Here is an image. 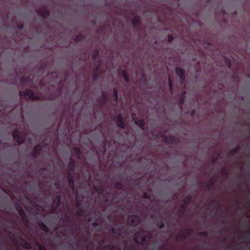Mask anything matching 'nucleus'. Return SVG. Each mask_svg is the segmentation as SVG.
<instances>
[{"mask_svg": "<svg viewBox=\"0 0 250 250\" xmlns=\"http://www.w3.org/2000/svg\"><path fill=\"white\" fill-rule=\"evenodd\" d=\"M14 140L18 143V145L24 143L25 135L23 131L19 130L18 128L14 129L13 133Z\"/></svg>", "mask_w": 250, "mask_h": 250, "instance_id": "obj_1", "label": "nucleus"}, {"mask_svg": "<svg viewBox=\"0 0 250 250\" xmlns=\"http://www.w3.org/2000/svg\"><path fill=\"white\" fill-rule=\"evenodd\" d=\"M21 96H25L26 99H32L37 100L39 99L38 96L34 94V92L30 89H26L25 91H21L19 92Z\"/></svg>", "mask_w": 250, "mask_h": 250, "instance_id": "obj_2", "label": "nucleus"}, {"mask_svg": "<svg viewBox=\"0 0 250 250\" xmlns=\"http://www.w3.org/2000/svg\"><path fill=\"white\" fill-rule=\"evenodd\" d=\"M38 79L39 78H38ZM37 80V79L32 77L31 75H29L27 77L21 76L20 79V83L22 85L28 86L29 85H33L34 82H36Z\"/></svg>", "mask_w": 250, "mask_h": 250, "instance_id": "obj_3", "label": "nucleus"}, {"mask_svg": "<svg viewBox=\"0 0 250 250\" xmlns=\"http://www.w3.org/2000/svg\"><path fill=\"white\" fill-rule=\"evenodd\" d=\"M192 200V196L190 195H188L185 200L183 202V203L180 206V208L179 209V211L178 212L179 216H181L186 211L187 206L188 205L189 203Z\"/></svg>", "mask_w": 250, "mask_h": 250, "instance_id": "obj_4", "label": "nucleus"}, {"mask_svg": "<svg viewBox=\"0 0 250 250\" xmlns=\"http://www.w3.org/2000/svg\"><path fill=\"white\" fill-rule=\"evenodd\" d=\"M142 232V229L139 230L137 232V233L134 235V241L138 245H147L148 243V240H147L146 236H142V237H141V240H139L137 238L138 236H141V232Z\"/></svg>", "mask_w": 250, "mask_h": 250, "instance_id": "obj_5", "label": "nucleus"}, {"mask_svg": "<svg viewBox=\"0 0 250 250\" xmlns=\"http://www.w3.org/2000/svg\"><path fill=\"white\" fill-rule=\"evenodd\" d=\"M192 233V230L190 229H185L181 231L178 235L177 237L183 240L187 239Z\"/></svg>", "mask_w": 250, "mask_h": 250, "instance_id": "obj_6", "label": "nucleus"}, {"mask_svg": "<svg viewBox=\"0 0 250 250\" xmlns=\"http://www.w3.org/2000/svg\"><path fill=\"white\" fill-rule=\"evenodd\" d=\"M128 221L133 226H137L140 223L139 217L135 215H129L128 217Z\"/></svg>", "mask_w": 250, "mask_h": 250, "instance_id": "obj_7", "label": "nucleus"}, {"mask_svg": "<svg viewBox=\"0 0 250 250\" xmlns=\"http://www.w3.org/2000/svg\"><path fill=\"white\" fill-rule=\"evenodd\" d=\"M164 141L170 144L176 145L179 143V140L178 138L172 136H166L164 138Z\"/></svg>", "mask_w": 250, "mask_h": 250, "instance_id": "obj_8", "label": "nucleus"}, {"mask_svg": "<svg viewBox=\"0 0 250 250\" xmlns=\"http://www.w3.org/2000/svg\"><path fill=\"white\" fill-rule=\"evenodd\" d=\"M37 13L40 17L45 19L50 15L49 11L44 7L40 8L37 11Z\"/></svg>", "mask_w": 250, "mask_h": 250, "instance_id": "obj_9", "label": "nucleus"}, {"mask_svg": "<svg viewBox=\"0 0 250 250\" xmlns=\"http://www.w3.org/2000/svg\"><path fill=\"white\" fill-rule=\"evenodd\" d=\"M61 203V196L60 195H56L52 203L51 208L53 211H55L59 207Z\"/></svg>", "mask_w": 250, "mask_h": 250, "instance_id": "obj_10", "label": "nucleus"}, {"mask_svg": "<svg viewBox=\"0 0 250 250\" xmlns=\"http://www.w3.org/2000/svg\"><path fill=\"white\" fill-rule=\"evenodd\" d=\"M116 124L118 126L120 127L121 128H125V122L123 116L121 114H118L116 117Z\"/></svg>", "mask_w": 250, "mask_h": 250, "instance_id": "obj_11", "label": "nucleus"}, {"mask_svg": "<svg viewBox=\"0 0 250 250\" xmlns=\"http://www.w3.org/2000/svg\"><path fill=\"white\" fill-rule=\"evenodd\" d=\"M42 149V146L40 144L35 146L33 147V151L31 153V155L33 157H36L39 155Z\"/></svg>", "mask_w": 250, "mask_h": 250, "instance_id": "obj_12", "label": "nucleus"}, {"mask_svg": "<svg viewBox=\"0 0 250 250\" xmlns=\"http://www.w3.org/2000/svg\"><path fill=\"white\" fill-rule=\"evenodd\" d=\"M132 119L136 125H138L141 129L144 130L145 122L143 119L137 120L136 118H135L133 116H132Z\"/></svg>", "mask_w": 250, "mask_h": 250, "instance_id": "obj_13", "label": "nucleus"}, {"mask_svg": "<svg viewBox=\"0 0 250 250\" xmlns=\"http://www.w3.org/2000/svg\"><path fill=\"white\" fill-rule=\"evenodd\" d=\"M21 245L23 248L26 249H30L31 248V243L23 239H21Z\"/></svg>", "mask_w": 250, "mask_h": 250, "instance_id": "obj_14", "label": "nucleus"}, {"mask_svg": "<svg viewBox=\"0 0 250 250\" xmlns=\"http://www.w3.org/2000/svg\"><path fill=\"white\" fill-rule=\"evenodd\" d=\"M215 180L214 177H212L206 184V188L207 190L212 189L214 185Z\"/></svg>", "mask_w": 250, "mask_h": 250, "instance_id": "obj_15", "label": "nucleus"}, {"mask_svg": "<svg viewBox=\"0 0 250 250\" xmlns=\"http://www.w3.org/2000/svg\"><path fill=\"white\" fill-rule=\"evenodd\" d=\"M132 24L136 28L138 27L140 24V19L138 17L135 16L131 20Z\"/></svg>", "mask_w": 250, "mask_h": 250, "instance_id": "obj_16", "label": "nucleus"}, {"mask_svg": "<svg viewBox=\"0 0 250 250\" xmlns=\"http://www.w3.org/2000/svg\"><path fill=\"white\" fill-rule=\"evenodd\" d=\"M47 66V63L46 62H44L41 65H40V66H39V71H38V73H39V76H42L43 71L46 69Z\"/></svg>", "mask_w": 250, "mask_h": 250, "instance_id": "obj_17", "label": "nucleus"}, {"mask_svg": "<svg viewBox=\"0 0 250 250\" xmlns=\"http://www.w3.org/2000/svg\"><path fill=\"white\" fill-rule=\"evenodd\" d=\"M76 164V161L74 159L71 158L70 159V162L68 165V168L69 169L70 171H73L74 170Z\"/></svg>", "mask_w": 250, "mask_h": 250, "instance_id": "obj_18", "label": "nucleus"}, {"mask_svg": "<svg viewBox=\"0 0 250 250\" xmlns=\"http://www.w3.org/2000/svg\"><path fill=\"white\" fill-rule=\"evenodd\" d=\"M175 72L179 77L182 76L183 74H185V70L180 67H177L176 68Z\"/></svg>", "mask_w": 250, "mask_h": 250, "instance_id": "obj_19", "label": "nucleus"}, {"mask_svg": "<svg viewBox=\"0 0 250 250\" xmlns=\"http://www.w3.org/2000/svg\"><path fill=\"white\" fill-rule=\"evenodd\" d=\"M241 147L240 146H236L229 151V155H233L234 154L238 153Z\"/></svg>", "mask_w": 250, "mask_h": 250, "instance_id": "obj_20", "label": "nucleus"}, {"mask_svg": "<svg viewBox=\"0 0 250 250\" xmlns=\"http://www.w3.org/2000/svg\"><path fill=\"white\" fill-rule=\"evenodd\" d=\"M16 209L20 216L25 213L22 208L18 204L16 205Z\"/></svg>", "mask_w": 250, "mask_h": 250, "instance_id": "obj_21", "label": "nucleus"}, {"mask_svg": "<svg viewBox=\"0 0 250 250\" xmlns=\"http://www.w3.org/2000/svg\"><path fill=\"white\" fill-rule=\"evenodd\" d=\"M39 226L41 229L45 232L48 233L49 231L48 228L43 223L41 222L39 223Z\"/></svg>", "mask_w": 250, "mask_h": 250, "instance_id": "obj_22", "label": "nucleus"}, {"mask_svg": "<svg viewBox=\"0 0 250 250\" xmlns=\"http://www.w3.org/2000/svg\"><path fill=\"white\" fill-rule=\"evenodd\" d=\"M74 150L75 153L77 156V157L78 158H79L80 157L81 153H82L81 150L80 148L78 146H75L74 148Z\"/></svg>", "mask_w": 250, "mask_h": 250, "instance_id": "obj_23", "label": "nucleus"}, {"mask_svg": "<svg viewBox=\"0 0 250 250\" xmlns=\"http://www.w3.org/2000/svg\"><path fill=\"white\" fill-rule=\"evenodd\" d=\"M76 214L79 216H84V215H85L84 214V213H85L84 210L82 208L78 209L76 210Z\"/></svg>", "mask_w": 250, "mask_h": 250, "instance_id": "obj_24", "label": "nucleus"}, {"mask_svg": "<svg viewBox=\"0 0 250 250\" xmlns=\"http://www.w3.org/2000/svg\"><path fill=\"white\" fill-rule=\"evenodd\" d=\"M99 55V51L98 49H95L92 53V57L94 60H96Z\"/></svg>", "mask_w": 250, "mask_h": 250, "instance_id": "obj_25", "label": "nucleus"}, {"mask_svg": "<svg viewBox=\"0 0 250 250\" xmlns=\"http://www.w3.org/2000/svg\"><path fill=\"white\" fill-rule=\"evenodd\" d=\"M84 39V36H83L82 34H79L77 36H76L74 38V41L76 42H80L83 40Z\"/></svg>", "mask_w": 250, "mask_h": 250, "instance_id": "obj_26", "label": "nucleus"}, {"mask_svg": "<svg viewBox=\"0 0 250 250\" xmlns=\"http://www.w3.org/2000/svg\"><path fill=\"white\" fill-rule=\"evenodd\" d=\"M122 73H123V77H124L125 81L127 83H130V79H129V78L128 76L126 73L125 70H123V71H122Z\"/></svg>", "mask_w": 250, "mask_h": 250, "instance_id": "obj_27", "label": "nucleus"}, {"mask_svg": "<svg viewBox=\"0 0 250 250\" xmlns=\"http://www.w3.org/2000/svg\"><path fill=\"white\" fill-rule=\"evenodd\" d=\"M114 187L118 189H122L123 188V184L121 182H116L115 183Z\"/></svg>", "mask_w": 250, "mask_h": 250, "instance_id": "obj_28", "label": "nucleus"}, {"mask_svg": "<svg viewBox=\"0 0 250 250\" xmlns=\"http://www.w3.org/2000/svg\"><path fill=\"white\" fill-rule=\"evenodd\" d=\"M111 231L114 235L119 236L120 235V231L117 230L114 227H111Z\"/></svg>", "mask_w": 250, "mask_h": 250, "instance_id": "obj_29", "label": "nucleus"}, {"mask_svg": "<svg viewBox=\"0 0 250 250\" xmlns=\"http://www.w3.org/2000/svg\"><path fill=\"white\" fill-rule=\"evenodd\" d=\"M184 102H185V95H184V94H183L180 96L179 104L181 105H183L184 104Z\"/></svg>", "mask_w": 250, "mask_h": 250, "instance_id": "obj_30", "label": "nucleus"}, {"mask_svg": "<svg viewBox=\"0 0 250 250\" xmlns=\"http://www.w3.org/2000/svg\"><path fill=\"white\" fill-rule=\"evenodd\" d=\"M68 185L69 187L72 189H74V179H69L68 180Z\"/></svg>", "mask_w": 250, "mask_h": 250, "instance_id": "obj_31", "label": "nucleus"}, {"mask_svg": "<svg viewBox=\"0 0 250 250\" xmlns=\"http://www.w3.org/2000/svg\"><path fill=\"white\" fill-rule=\"evenodd\" d=\"M113 96L114 101H117L118 100V90L116 88L114 89Z\"/></svg>", "mask_w": 250, "mask_h": 250, "instance_id": "obj_32", "label": "nucleus"}, {"mask_svg": "<svg viewBox=\"0 0 250 250\" xmlns=\"http://www.w3.org/2000/svg\"><path fill=\"white\" fill-rule=\"evenodd\" d=\"M199 236L206 238L208 236V233L207 231H202L199 233Z\"/></svg>", "mask_w": 250, "mask_h": 250, "instance_id": "obj_33", "label": "nucleus"}, {"mask_svg": "<svg viewBox=\"0 0 250 250\" xmlns=\"http://www.w3.org/2000/svg\"><path fill=\"white\" fill-rule=\"evenodd\" d=\"M157 227L160 229H163L165 227V224L164 222L161 221L160 222H158L157 224Z\"/></svg>", "mask_w": 250, "mask_h": 250, "instance_id": "obj_34", "label": "nucleus"}, {"mask_svg": "<svg viewBox=\"0 0 250 250\" xmlns=\"http://www.w3.org/2000/svg\"><path fill=\"white\" fill-rule=\"evenodd\" d=\"M58 75V74L56 72H51L47 75V77L50 79L51 77H55L57 78Z\"/></svg>", "mask_w": 250, "mask_h": 250, "instance_id": "obj_35", "label": "nucleus"}, {"mask_svg": "<svg viewBox=\"0 0 250 250\" xmlns=\"http://www.w3.org/2000/svg\"><path fill=\"white\" fill-rule=\"evenodd\" d=\"M143 197L144 199L150 200L151 199V195L150 193H148L147 192H145L143 195Z\"/></svg>", "mask_w": 250, "mask_h": 250, "instance_id": "obj_36", "label": "nucleus"}, {"mask_svg": "<svg viewBox=\"0 0 250 250\" xmlns=\"http://www.w3.org/2000/svg\"><path fill=\"white\" fill-rule=\"evenodd\" d=\"M225 62H226L228 67L229 69H230L231 66L230 60L229 59L225 58Z\"/></svg>", "mask_w": 250, "mask_h": 250, "instance_id": "obj_37", "label": "nucleus"}, {"mask_svg": "<svg viewBox=\"0 0 250 250\" xmlns=\"http://www.w3.org/2000/svg\"><path fill=\"white\" fill-rule=\"evenodd\" d=\"M66 178H67L68 180L69 179H74V176H73V175L72 174V173L71 172V171H69L67 172V175H66Z\"/></svg>", "mask_w": 250, "mask_h": 250, "instance_id": "obj_38", "label": "nucleus"}, {"mask_svg": "<svg viewBox=\"0 0 250 250\" xmlns=\"http://www.w3.org/2000/svg\"><path fill=\"white\" fill-rule=\"evenodd\" d=\"M100 68H101V65L100 64L97 65L95 69H94V72H96V73H100Z\"/></svg>", "mask_w": 250, "mask_h": 250, "instance_id": "obj_39", "label": "nucleus"}, {"mask_svg": "<svg viewBox=\"0 0 250 250\" xmlns=\"http://www.w3.org/2000/svg\"><path fill=\"white\" fill-rule=\"evenodd\" d=\"M99 73L94 72L93 74V81H95L97 80Z\"/></svg>", "mask_w": 250, "mask_h": 250, "instance_id": "obj_40", "label": "nucleus"}, {"mask_svg": "<svg viewBox=\"0 0 250 250\" xmlns=\"http://www.w3.org/2000/svg\"><path fill=\"white\" fill-rule=\"evenodd\" d=\"M174 40L173 36L172 34H169L168 35V39L167 41L169 42H171Z\"/></svg>", "mask_w": 250, "mask_h": 250, "instance_id": "obj_41", "label": "nucleus"}, {"mask_svg": "<svg viewBox=\"0 0 250 250\" xmlns=\"http://www.w3.org/2000/svg\"><path fill=\"white\" fill-rule=\"evenodd\" d=\"M181 83L183 84L186 79L185 74H183L182 76H179Z\"/></svg>", "mask_w": 250, "mask_h": 250, "instance_id": "obj_42", "label": "nucleus"}, {"mask_svg": "<svg viewBox=\"0 0 250 250\" xmlns=\"http://www.w3.org/2000/svg\"><path fill=\"white\" fill-rule=\"evenodd\" d=\"M96 190L99 194H102L103 193L104 189L102 188V187H100L99 188H97Z\"/></svg>", "mask_w": 250, "mask_h": 250, "instance_id": "obj_43", "label": "nucleus"}, {"mask_svg": "<svg viewBox=\"0 0 250 250\" xmlns=\"http://www.w3.org/2000/svg\"><path fill=\"white\" fill-rule=\"evenodd\" d=\"M21 216L23 222H25L27 221V218L25 213L23 214V215H21Z\"/></svg>", "mask_w": 250, "mask_h": 250, "instance_id": "obj_44", "label": "nucleus"}, {"mask_svg": "<svg viewBox=\"0 0 250 250\" xmlns=\"http://www.w3.org/2000/svg\"><path fill=\"white\" fill-rule=\"evenodd\" d=\"M125 250H135L134 247L126 245L124 248Z\"/></svg>", "mask_w": 250, "mask_h": 250, "instance_id": "obj_45", "label": "nucleus"}, {"mask_svg": "<svg viewBox=\"0 0 250 250\" xmlns=\"http://www.w3.org/2000/svg\"><path fill=\"white\" fill-rule=\"evenodd\" d=\"M103 100H104V103H105L107 101V96H106V94L105 93V92H103Z\"/></svg>", "mask_w": 250, "mask_h": 250, "instance_id": "obj_46", "label": "nucleus"}, {"mask_svg": "<svg viewBox=\"0 0 250 250\" xmlns=\"http://www.w3.org/2000/svg\"><path fill=\"white\" fill-rule=\"evenodd\" d=\"M168 83H169V88L171 90L172 88V82H171L170 77H168Z\"/></svg>", "mask_w": 250, "mask_h": 250, "instance_id": "obj_47", "label": "nucleus"}, {"mask_svg": "<svg viewBox=\"0 0 250 250\" xmlns=\"http://www.w3.org/2000/svg\"><path fill=\"white\" fill-rule=\"evenodd\" d=\"M218 155L213 156L212 158V163H215L217 159H218Z\"/></svg>", "mask_w": 250, "mask_h": 250, "instance_id": "obj_48", "label": "nucleus"}, {"mask_svg": "<svg viewBox=\"0 0 250 250\" xmlns=\"http://www.w3.org/2000/svg\"><path fill=\"white\" fill-rule=\"evenodd\" d=\"M161 250H170L169 249H168V248H167V245H164L162 247V248H161Z\"/></svg>", "mask_w": 250, "mask_h": 250, "instance_id": "obj_49", "label": "nucleus"}, {"mask_svg": "<svg viewBox=\"0 0 250 250\" xmlns=\"http://www.w3.org/2000/svg\"><path fill=\"white\" fill-rule=\"evenodd\" d=\"M92 226L93 227L96 228V227H99V224L97 222H94L92 223Z\"/></svg>", "mask_w": 250, "mask_h": 250, "instance_id": "obj_50", "label": "nucleus"}, {"mask_svg": "<svg viewBox=\"0 0 250 250\" xmlns=\"http://www.w3.org/2000/svg\"><path fill=\"white\" fill-rule=\"evenodd\" d=\"M39 250H46L45 247L41 245L39 246Z\"/></svg>", "mask_w": 250, "mask_h": 250, "instance_id": "obj_51", "label": "nucleus"}, {"mask_svg": "<svg viewBox=\"0 0 250 250\" xmlns=\"http://www.w3.org/2000/svg\"><path fill=\"white\" fill-rule=\"evenodd\" d=\"M244 239L247 242H250V236H246L244 237Z\"/></svg>", "mask_w": 250, "mask_h": 250, "instance_id": "obj_52", "label": "nucleus"}, {"mask_svg": "<svg viewBox=\"0 0 250 250\" xmlns=\"http://www.w3.org/2000/svg\"><path fill=\"white\" fill-rule=\"evenodd\" d=\"M24 25L23 24H21L20 25H19L18 27L19 29H22L23 28Z\"/></svg>", "mask_w": 250, "mask_h": 250, "instance_id": "obj_53", "label": "nucleus"}, {"mask_svg": "<svg viewBox=\"0 0 250 250\" xmlns=\"http://www.w3.org/2000/svg\"><path fill=\"white\" fill-rule=\"evenodd\" d=\"M195 112H196L195 110L193 109L191 112V116H193L194 115V114H195Z\"/></svg>", "mask_w": 250, "mask_h": 250, "instance_id": "obj_54", "label": "nucleus"}, {"mask_svg": "<svg viewBox=\"0 0 250 250\" xmlns=\"http://www.w3.org/2000/svg\"><path fill=\"white\" fill-rule=\"evenodd\" d=\"M66 220L67 222H70L71 221V218L69 216H66Z\"/></svg>", "mask_w": 250, "mask_h": 250, "instance_id": "obj_55", "label": "nucleus"}, {"mask_svg": "<svg viewBox=\"0 0 250 250\" xmlns=\"http://www.w3.org/2000/svg\"><path fill=\"white\" fill-rule=\"evenodd\" d=\"M147 240H148V242H149L151 237L150 236H147L146 237Z\"/></svg>", "mask_w": 250, "mask_h": 250, "instance_id": "obj_56", "label": "nucleus"}, {"mask_svg": "<svg viewBox=\"0 0 250 250\" xmlns=\"http://www.w3.org/2000/svg\"><path fill=\"white\" fill-rule=\"evenodd\" d=\"M212 202H213V203H214V204L216 205V206L218 205V202H217V201H215V200H213V201H212Z\"/></svg>", "mask_w": 250, "mask_h": 250, "instance_id": "obj_57", "label": "nucleus"}, {"mask_svg": "<svg viewBox=\"0 0 250 250\" xmlns=\"http://www.w3.org/2000/svg\"><path fill=\"white\" fill-rule=\"evenodd\" d=\"M141 237H142V235H141V236H138L137 237V238L139 240H141Z\"/></svg>", "mask_w": 250, "mask_h": 250, "instance_id": "obj_58", "label": "nucleus"}, {"mask_svg": "<svg viewBox=\"0 0 250 250\" xmlns=\"http://www.w3.org/2000/svg\"><path fill=\"white\" fill-rule=\"evenodd\" d=\"M104 152L105 151V144L104 143Z\"/></svg>", "mask_w": 250, "mask_h": 250, "instance_id": "obj_59", "label": "nucleus"}, {"mask_svg": "<svg viewBox=\"0 0 250 250\" xmlns=\"http://www.w3.org/2000/svg\"><path fill=\"white\" fill-rule=\"evenodd\" d=\"M51 82H55V80H51Z\"/></svg>", "mask_w": 250, "mask_h": 250, "instance_id": "obj_60", "label": "nucleus"}, {"mask_svg": "<svg viewBox=\"0 0 250 250\" xmlns=\"http://www.w3.org/2000/svg\"><path fill=\"white\" fill-rule=\"evenodd\" d=\"M107 247H108V246H105V247H104V249H107Z\"/></svg>", "mask_w": 250, "mask_h": 250, "instance_id": "obj_61", "label": "nucleus"}, {"mask_svg": "<svg viewBox=\"0 0 250 250\" xmlns=\"http://www.w3.org/2000/svg\"><path fill=\"white\" fill-rule=\"evenodd\" d=\"M113 248L115 249V246H113Z\"/></svg>", "mask_w": 250, "mask_h": 250, "instance_id": "obj_62", "label": "nucleus"}]
</instances>
